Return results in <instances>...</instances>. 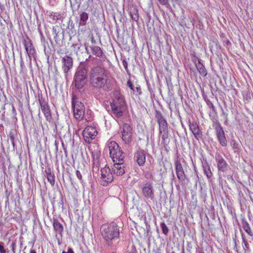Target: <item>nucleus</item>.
Returning a JSON list of instances; mask_svg holds the SVG:
<instances>
[{
    "mask_svg": "<svg viewBox=\"0 0 253 253\" xmlns=\"http://www.w3.org/2000/svg\"><path fill=\"white\" fill-rule=\"evenodd\" d=\"M101 233L105 244L111 248H115L120 240V230L115 222L104 224L100 228Z\"/></svg>",
    "mask_w": 253,
    "mask_h": 253,
    "instance_id": "f257e3e1",
    "label": "nucleus"
},
{
    "mask_svg": "<svg viewBox=\"0 0 253 253\" xmlns=\"http://www.w3.org/2000/svg\"><path fill=\"white\" fill-rule=\"evenodd\" d=\"M90 83L91 86L97 89L108 90L110 88V81L106 70L100 66L93 67L90 72Z\"/></svg>",
    "mask_w": 253,
    "mask_h": 253,
    "instance_id": "f03ea898",
    "label": "nucleus"
},
{
    "mask_svg": "<svg viewBox=\"0 0 253 253\" xmlns=\"http://www.w3.org/2000/svg\"><path fill=\"white\" fill-rule=\"evenodd\" d=\"M87 68L86 65H81L77 68L74 79L75 87L78 89L82 88L87 82Z\"/></svg>",
    "mask_w": 253,
    "mask_h": 253,
    "instance_id": "7ed1b4c3",
    "label": "nucleus"
},
{
    "mask_svg": "<svg viewBox=\"0 0 253 253\" xmlns=\"http://www.w3.org/2000/svg\"><path fill=\"white\" fill-rule=\"evenodd\" d=\"M72 105L74 115L77 120L81 121L83 119L84 115V104L78 100L77 97H73Z\"/></svg>",
    "mask_w": 253,
    "mask_h": 253,
    "instance_id": "20e7f679",
    "label": "nucleus"
},
{
    "mask_svg": "<svg viewBox=\"0 0 253 253\" xmlns=\"http://www.w3.org/2000/svg\"><path fill=\"white\" fill-rule=\"evenodd\" d=\"M114 177L112 171L108 167H105L101 169V180L100 183L103 186L107 185L113 181Z\"/></svg>",
    "mask_w": 253,
    "mask_h": 253,
    "instance_id": "39448f33",
    "label": "nucleus"
},
{
    "mask_svg": "<svg viewBox=\"0 0 253 253\" xmlns=\"http://www.w3.org/2000/svg\"><path fill=\"white\" fill-rule=\"evenodd\" d=\"M213 126L216 131V136L219 143L222 146H226L227 145V141L225 136L223 129L221 126L220 123L217 121L214 122Z\"/></svg>",
    "mask_w": 253,
    "mask_h": 253,
    "instance_id": "423d86ee",
    "label": "nucleus"
},
{
    "mask_svg": "<svg viewBox=\"0 0 253 253\" xmlns=\"http://www.w3.org/2000/svg\"><path fill=\"white\" fill-rule=\"evenodd\" d=\"M112 109L111 115L114 118H119L124 115L125 111L126 110L125 103H111Z\"/></svg>",
    "mask_w": 253,
    "mask_h": 253,
    "instance_id": "0eeeda50",
    "label": "nucleus"
},
{
    "mask_svg": "<svg viewBox=\"0 0 253 253\" xmlns=\"http://www.w3.org/2000/svg\"><path fill=\"white\" fill-rule=\"evenodd\" d=\"M132 129L128 124H124L122 127V138L126 144H129L131 141Z\"/></svg>",
    "mask_w": 253,
    "mask_h": 253,
    "instance_id": "6e6552de",
    "label": "nucleus"
},
{
    "mask_svg": "<svg viewBox=\"0 0 253 253\" xmlns=\"http://www.w3.org/2000/svg\"><path fill=\"white\" fill-rule=\"evenodd\" d=\"M97 133L94 127L87 126L83 131V135L86 142L90 143L91 140L95 138Z\"/></svg>",
    "mask_w": 253,
    "mask_h": 253,
    "instance_id": "1a4fd4ad",
    "label": "nucleus"
},
{
    "mask_svg": "<svg viewBox=\"0 0 253 253\" xmlns=\"http://www.w3.org/2000/svg\"><path fill=\"white\" fill-rule=\"evenodd\" d=\"M142 194L147 199L154 200V189L152 183L147 182L142 188Z\"/></svg>",
    "mask_w": 253,
    "mask_h": 253,
    "instance_id": "9d476101",
    "label": "nucleus"
},
{
    "mask_svg": "<svg viewBox=\"0 0 253 253\" xmlns=\"http://www.w3.org/2000/svg\"><path fill=\"white\" fill-rule=\"evenodd\" d=\"M61 62L62 69L66 74L73 67V58L68 55H65L61 58Z\"/></svg>",
    "mask_w": 253,
    "mask_h": 253,
    "instance_id": "9b49d317",
    "label": "nucleus"
},
{
    "mask_svg": "<svg viewBox=\"0 0 253 253\" xmlns=\"http://www.w3.org/2000/svg\"><path fill=\"white\" fill-rule=\"evenodd\" d=\"M85 50L87 54L92 53L95 55L96 57H100L103 55L102 49L96 45H89V44H85Z\"/></svg>",
    "mask_w": 253,
    "mask_h": 253,
    "instance_id": "f8f14e48",
    "label": "nucleus"
},
{
    "mask_svg": "<svg viewBox=\"0 0 253 253\" xmlns=\"http://www.w3.org/2000/svg\"><path fill=\"white\" fill-rule=\"evenodd\" d=\"M23 44L28 54L29 58L31 60L32 57H34L36 54V50L33 45L31 41L29 39L24 40Z\"/></svg>",
    "mask_w": 253,
    "mask_h": 253,
    "instance_id": "ddd939ff",
    "label": "nucleus"
},
{
    "mask_svg": "<svg viewBox=\"0 0 253 253\" xmlns=\"http://www.w3.org/2000/svg\"><path fill=\"white\" fill-rule=\"evenodd\" d=\"M157 123L159 126V133L162 134L163 132H166L169 131L168 125L166 119L160 114L156 116Z\"/></svg>",
    "mask_w": 253,
    "mask_h": 253,
    "instance_id": "4468645a",
    "label": "nucleus"
},
{
    "mask_svg": "<svg viewBox=\"0 0 253 253\" xmlns=\"http://www.w3.org/2000/svg\"><path fill=\"white\" fill-rule=\"evenodd\" d=\"M126 165L124 162L114 163L112 171L118 176L122 175L125 172Z\"/></svg>",
    "mask_w": 253,
    "mask_h": 253,
    "instance_id": "2eb2a0df",
    "label": "nucleus"
},
{
    "mask_svg": "<svg viewBox=\"0 0 253 253\" xmlns=\"http://www.w3.org/2000/svg\"><path fill=\"white\" fill-rule=\"evenodd\" d=\"M175 170L177 177L180 182H183L186 179L185 174L181 163L176 161L175 163Z\"/></svg>",
    "mask_w": 253,
    "mask_h": 253,
    "instance_id": "dca6fc26",
    "label": "nucleus"
},
{
    "mask_svg": "<svg viewBox=\"0 0 253 253\" xmlns=\"http://www.w3.org/2000/svg\"><path fill=\"white\" fill-rule=\"evenodd\" d=\"M39 102L41 105V110L43 113L46 120L49 122H51L52 120V116L47 103L45 102H42L40 100H39Z\"/></svg>",
    "mask_w": 253,
    "mask_h": 253,
    "instance_id": "f3484780",
    "label": "nucleus"
},
{
    "mask_svg": "<svg viewBox=\"0 0 253 253\" xmlns=\"http://www.w3.org/2000/svg\"><path fill=\"white\" fill-rule=\"evenodd\" d=\"M215 160L217 162L218 170L222 172L226 171L227 169L228 165L224 158L220 155H218L216 156Z\"/></svg>",
    "mask_w": 253,
    "mask_h": 253,
    "instance_id": "a211bd4d",
    "label": "nucleus"
},
{
    "mask_svg": "<svg viewBox=\"0 0 253 253\" xmlns=\"http://www.w3.org/2000/svg\"><path fill=\"white\" fill-rule=\"evenodd\" d=\"M189 128L196 139L199 140L202 138V132L197 123H190Z\"/></svg>",
    "mask_w": 253,
    "mask_h": 253,
    "instance_id": "6ab92c4d",
    "label": "nucleus"
},
{
    "mask_svg": "<svg viewBox=\"0 0 253 253\" xmlns=\"http://www.w3.org/2000/svg\"><path fill=\"white\" fill-rule=\"evenodd\" d=\"M193 62L199 74L203 77H206L207 75V71L201 61L198 59H195L193 60Z\"/></svg>",
    "mask_w": 253,
    "mask_h": 253,
    "instance_id": "aec40b11",
    "label": "nucleus"
},
{
    "mask_svg": "<svg viewBox=\"0 0 253 253\" xmlns=\"http://www.w3.org/2000/svg\"><path fill=\"white\" fill-rule=\"evenodd\" d=\"M111 157L114 163L124 162L125 154L120 149L117 152L116 151L114 155H112Z\"/></svg>",
    "mask_w": 253,
    "mask_h": 253,
    "instance_id": "412c9836",
    "label": "nucleus"
},
{
    "mask_svg": "<svg viewBox=\"0 0 253 253\" xmlns=\"http://www.w3.org/2000/svg\"><path fill=\"white\" fill-rule=\"evenodd\" d=\"M135 158L139 166H143L146 161L145 153L143 150H139L135 155Z\"/></svg>",
    "mask_w": 253,
    "mask_h": 253,
    "instance_id": "4be33fe9",
    "label": "nucleus"
},
{
    "mask_svg": "<svg viewBox=\"0 0 253 253\" xmlns=\"http://www.w3.org/2000/svg\"><path fill=\"white\" fill-rule=\"evenodd\" d=\"M107 147L109 150V153L110 157L114 155L115 153L117 152L120 149L119 145L114 141H108L107 144Z\"/></svg>",
    "mask_w": 253,
    "mask_h": 253,
    "instance_id": "5701e85b",
    "label": "nucleus"
},
{
    "mask_svg": "<svg viewBox=\"0 0 253 253\" xmlns=\"http://www.w3.org/2000/svg\"><path fill=\"white\" fill-rule=\"evenodd\" d=\"M113 101L111 103H122V102H123V103H125V100L124 98L123 97L122 94H121L120 91L119 90H115L113 92Z\"/></svg>",
    "mask_w": 253,
    "mask_h": 253,
    "instance_id": "b1692460",
    "label": "nucleus"
},
{
    "mask_svg": "<svg viewBox=\"0 0 253 253\" xmlns=\"http://www.w3.org/2000/svg\"><path fill=\"white\" fill-rule=\"evenodd\" d=\"M53 226L56 232L60 235H62L63 231V227L58 220L54 219Z\"/></svg>",
    "mask_w": 253,
    "mask_h": 253,
    "instance_id": "393cba45",
    "label": "nucleus"
},
{
    "mask_svg": "<svg viewBox=\"0 0 253 253\" xmlns=\"http://www.w3.org/2000/svg\"><path fill=\"white\" fill-rule=\"evenodd\" d=\"M46 173L47 174V179L50 184L53 186L55 184V175L53 172H51L50 169H48L46 170Z\"/></svg>",
    "mask_w": 253,
    "mask_h": 253,
    "instance_id": "a878e982",
    "label": "nucleus"
},
{
    "mask_svg": "<svg viewBox=\"0 0 253 253\" xmlns=\"http://www.w3.org/2000/svg\"><path fill=\"white\" fill-rule=\"evenodd\" d=\"M80 20L79 23V26H85L87 20L88 19V14L85 12H82L80 15Z\"/></svg>",
    "mask_w": 253,
    "mask_h": 253,
    "instance_id": "bb28decb",
    "label": "nucleus"
},
{
    "mask_svg": "<svg viewBox=\"0 0 253 253\" xmlns=\"http://www.w3.org/2000/svg\"><path fill=\"white\" fill-rule=\"evenodd\" d=\"M203 168L204 171V173L207 176L208 178L209 179L211 178L212 176V173L211 172L210 166L207 163L203 164Z\"/></svg>",
    "mask_w": 253,
    "mask_h": 253,
    "instance_id": "cd10ccee",
    "label": "nucleus"
},
{
    "mask_svg": "<svg viewBox=\"0 0 253 253\" xmlns=\"http://www.w3.org/2000/svg\"><path fill=\"white\" fill-rule=\"evenodd\" d=\"M48 16L49 18L51 20L50 22L54 23L59 20L60 14L58 12H49Z\"/></svg>",
    "mask_w": 253,
    "mask_h": 253,
    "instance_id": "c85d7f7f",
    "label": "nucleus"
},
{
    "mask_svg": "<svg viewBox=\"0 0 253 253\" xmlns=\"http://www.w3.org/2000/svg\"><path fill=\"white\" fill-rule=\"evenodd\" d=\"M129 15L133 21H137L139 18V15L138 10L134 8L130 10L129 12Z\"/></svg>",
    "mask_w": 253,
    "mask_h": 253,
    "instance_id": "c756f323",
    "label": "nucleus"
},
{
    "mask_svg": "<svg viewBox=\"0 0 253 253\" xmlns=\"http://www.w3.org/2000/svg\"><path fill=\"white\" fill-rule=\"evenodd\" d=\"M243 228L245 231L250 236L252 235V232L251 230L249 224L246 221H243L242 223Z\"/></svg>",
    "mask_w": 253,
    "mask_h": 253,
    "instance_id": "7c9ffc66",
    "label": "nucleus"
},
{
    "mask_svg": "<svg viewBox=\"0 0 253 253\" xmlns=\"http://www.w3.org/2000/svg\"><path fill=\"white\" fill-rule=\"evenodd\" d=\"M233 149L235 153H239L241 150L240 144L236 141H233Z\"/></svg>",
    "mask_w": 253,
    "mask_h": 253,
    "instance_id": "2f4dec72",
    "label": "nucleus"
},
{
    "mask_svg": "<svg viewBox=\"0 0 253 253\" xmlns=\"http://www.w3.org/2000/svg\"><path fill=\"white\" fill-rule=\"evenodd\" d=\"M163 233L165 235H167L168 232H169V229L167 226V225L165 224V222H162L160 224Z\"/></svg>",
    "mask_w": 253,
    "mask_h": 253,
    "instance_id": "473e14b6",
    "label": "nucleus"
},
{
    "mask_svg": "<svg viewBox=\"0 0 253 253\" xmlns=\"http://www.w3.org/2000/svg\"><path fill=\"white\" fill-rule=\"evenodd\" d=\"M161 134L162 140L164 143H166L169 137V131H167L166 132H163Z\"/></svg>",
    "mask_w": 253,
    "mask_h": 253,
    "instance_id": "72a5a7b5",
    "label": "nucleus"
},
{
    "mask_svg": "<svg viewBox=\"0 0 253 253\" xmlns=\"http://www.w3.org/2000/svg\"><path fill=\"white\" fill-rule=\"evenodd\" d=\"M9 139L11 142V144L13 146V149H15V137L13 134L10 133L9 135Z\"/></svg>",
    "mask_w": 253,
    "mask_h": 253,
    "instance_id": "f704fd0d",
    "label": "nucleus"
},
{
    "mask_svg": "<svg viewBox=\"0 0 253 253\" xmlns=\"http://www.w3.org/2000/svg\"><path fill=\"white\" fill-rule=\"evenodd\" d=\"M52 34L54 35V39L55 41L57 40V36L58 32L57 30V28L53 27L52 29Z\"/></svg>",
    "mask_w": 253,
    "mask_h": 253,
    "instance_id": "c9c22d12",
    "label": "nucleus"
},
{
    "mask_svg": "<svg viewBox=\"0 0 253 253\" xmlns=\"http://www.w3.org/2000/svg\"><path fill=\"white\" fill-rule=\"evenodd\" d=\"M0 253H6V250L4 248V244L2 242H0Z\"/></svg>",
    "mask_w": 253,
    "mask_h": 253,
    "instance_id": "e433bc0d",
    "label": "nucleus"
},
{
    "mask_svg": "<svg viewBox=\"0 0 253 253\" xmlns=\"http://www.w3.org/2000/svg\"><path fill=\"white\" fill-rule=\"evenodd\" d=\"M92 169L93 171H97L99 170L98 168V162H97L96 164H95V163H93V166L92 167Z\"/></svg>",
    "mask_w": 253,
    "mask_h": 253,
    "instance_id": "4c0bfd02",
    "label": "nucleus"
},
{
    "mask_svg": "<svg viewBox=\"0 0 253 253\" xmlns=\"http://www.w3.org/2000/svg\"><path fill=\"white\" fill-rule=\"evenodd\" d=\"M134 89L135 90H133L134 92H136L139 94H140L141 93V90L140 86L138 85L134 87Z\"/></svg>",
    "mask_w": 253,
    "mask_h": 253,
    "instance_id": "58836bf2",
    "label": "nucleus"
},
{
    "mask_svg": "<svg viewBox=\"0 0 253 253\" xmlns=\"http://www.w3.org/2000/svg\"><path fill=\"white\" fill-rule=\"evenodd\" d=\"M127 85L132 90H135L134 87L130 81H128L127 82Z\"/></svg>",
    "mask_w": 253,
    "mask_h": 253,
    "instance_id": "ea45409f",
    "label": "nucleus"
},
{
    "mask_svg": "<svg viewBox=\"0 0 253 253\" xmlns=\"http://www.w3.org/2000/svg\"><path fill=\"white\" fill-rule=\"evenodd\" d=\"M159 2L163 5H166L168 3V0H158Z\"/></svg>",
    "mask_w": 253,
    "mask_h": 253,
    "instance_id": "a19ab883",
    "label": "nucleus"
},
{
    "mask_svg": "<svg viewBox=\"0 0 253 253\" xmlns=\"http://www.w3.org/2000/svg\"><path fill=\"white\" fill-rule=\"evenodd\" d=\"M122 64L123 66L124 67L125 69L126 70V71L127 70V62L126 61V60H123L122 61Z\"/></svg>",
    "mask_w": 253,
    "mask_h": 253,
    "instance_id": "79ce46f5",
    "label": "nucleus"
},
{
    "mask_svg": "<svg viewBox=\"0 0 253 253\" xmlns=\"http://www.w3.org/2000/svg\"><path fill=\"white\" fill-rule=\"evenodd\" d=\"M91 44L90 45H96V41L95 40L93 36L90 38Z\"/></svg>",
    "mask_w": 253,
    "mask_h": 253,
    "instance_id": "37998d69",
    "label": "nucleus"
},
{
    "mask_svg": "<svg viewBox=\"0 0 253 253\" xmlns=\"http://www.w3.org/2000/svg\"><path fill=\"white\" fill-rule=\"evenodd\" d=\"M76 175H77V177L80 179V180H81L82 179V174L80 172V171L79 170H77L76 171Z\"/></svg>",
    "mask_w": 253,
    "mask_h": 253,
    "instance_id": "c03bdc74",
    "label": "nucleus"
},
{
    "mask_svg": "<svg viewBox=\"0 0 253 253\" xmlns=\"http://www.w3.org/2000/svg\"><path fill=\"white\" fill-rule=\"evenodd\" d=\"M15 243H13L11 245V248H12V250L13 253H15Z\"/></svg>",
    "mask_w": 253,
    "mask_h": 253,
    "instance_id": "a18cd8bd",
    "label": "nucleus"
},
{
    "mask_svg": "<svg viewBox=\"0 0 253 253\" xmlns=\"http://www.w3.org/2000/svg\"><path fill=\"white\" fill-rule=\"evenodd\" d=\"M67 253H74L73 250L71 248H68Z\"/></svg>",
    "mask_w": 253,
    "mask_h": 253,
    "instance_id": "49530a36",
    "label": "nucleus"
},
{
    "mask_svg": "<svg viewBox=\"0 0 253 253\" xmlns=\"http://www.w3.org/2000/svg\"><path fill=\"white\" fill-rule=\"evenodd\" d=\"M30 253H37L34 250L32 249L30 250Z\"/></svg>",
    "mask_w": 253,
    "mask_h": 253,
    "instance_id": "de8ad7c7",
    "label": "nucleus"
},
{
    "mask_svg": "<svg viewBox=\"0 0 253 253\" xmlns=\"http://www.w3.org/2000/svg\"><path fill=\"white\" fill-rule=\"evenodd\" d=\"M181 253H185V251H184V248H183V249H182V250Z\"/></svg>",
    "mask_w": 253,
    "mask_h": 253,
    "instance_id": "09e8293b",
    "label": "nucleus"
},
{
    "mask_svg": "<svg viewBox=\"0 0 253 253\" xmlns=\"http://www.w3.org/2000/svg\"><path fill=\"white\" fill-rule=\"evenodd\" d=\"M41 37H42V38H43V35H42V33L41 32Z\"/></svg>",
    "mask_w": 253,
    "mask_h": 253,
    "instance_id": "8fccbe9b",
    "label": "nucleus"
},
{
    "mask_svg": "<svg viewBox=\"0 0 253 253\" xmlns=\"http://www.w3.org/2000/svg\"><path fill=\"white\" fill-rule=\"evenodd\" d=\"M62 253H67L65 251H63Z\"/></svg>",
    "mask_w": 253,
    "mask_h": 253,
    "instance_id": "3c124183",
    "label": "nucleus"
},
{
    "mask_svg": "<svg viewBox=\"0 0 253 253\" xmlns=\"http://www.w3.org/2000/svg\"><path fill=\"white\" fill-rule=\"evenodd\" d=\"M172 175H173V179H174V175L173 173H172Z\"/></svg>",
    "mask_w": 253,
    "mask_h": 253,
    "instance_id": "603ef678",
    "label": "nucleus"
},
{
    "mask_svg": "<svg viewBox=\"0 0 253 253\" xmlns=\"http://www.w3.org/2000/svg\"><path fill=\"white\" fill-rule=\"evenodd\" d=\"M91 56V55L90 54H89V58H90Z\"/></svg>",
    "mask_w": 253,
    "mask_h": 253,
    "instance_id": "864d4df0",
    "label": "nucleus"
}]
</instances>
